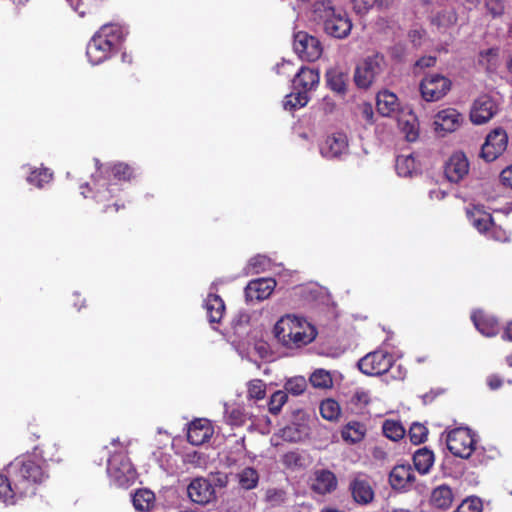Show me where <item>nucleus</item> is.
Returning a JSON list of instances; mask_svg holds the SVG:
<instances>
[{"label":"nucleus","mask_w":512,"mask_h":512,"mask_svg":"<svg viewBox=\"0 0 512 512\" xmlns=\"http://www.w3.org/2000/svg\"><path fill=\"white\" fill-rule=\"evenodd\" d=\"M95 172L91 175L90 183L83 184L81 194L86 198L87 192H92L95 203L101 206L102 213H117L125 208L121 198L122 182H130L135 178V169L127 163H101L94 158Z\"/></svg>","instance_id":"f257e3e1"},{"label":"nucleus","mask_w":512,"mask_h":512,"mask_svg":"<svg viewBox=\"0 0 512 512\" xmlns=\"http://www.w3.org/2000/svg\"><path fill=\"white\" fill-rule=\"evenodd\" d=\"M15 484L20 497L36 495L39 486L49 479L45 460L37 455H21L11 461L5 468Z\"/></svg>","instance_id":"f03ea898"},{"label":"nucleus","mask_w":512,"mask_h":512,"mask_svg":"<svg viewBox=\"0 0 512 512\" xmlns=\"http://www.w3.org/2000/svg\"><path fill=\"white\" fill-rule=\"evenodd\" d=\"M274 335L283 346L300 348L311 343L317 332L305 319L287 315L276 322Z\"/></svg>","instance_id":"7ed1b4c3"},{"label":"nucleus","mask_w":512,"mask_h":512,"mask_svg":"<svg viewBox=\"0 0 512 512\" xmlns=\"http://www.w3.org/2000/svg\"><path fill=\"white\" fill-rule=\"evenodd\" d=\"M314 13L322 19L324 31L327 35L336 38H346L352 29V21L346 11L336 8L331 0L316 1Z\"/></svg>","instance_id":"20e7f679"},{"label":"nucleus","mask_w":512,"mask_h":512,"mask_svg":"<svg viewBox=\"0 0 512 512\" xmlns=\"http://www.w3.org/2000/svg\"><path fill=\"white\" fill-rule=\"evenodd\" d=\"M319 82L317 69L301 67L292 79V92L285 97L284 108L292 111L304 107L310 100L309 92L315 90Z\"/></svg>","instance_id":"39448f33"},{"label":"nucleus","mask_w":512,"mask_h":512,"mask_svg":"<svg viewBox=\"0 0 512 512\" xmlns=\"http://www.w3.org/2000/svg\"><path fill=\"white\" fill-rule=\"evenodd\" d=\"M107 473L118 487H128L133 484L137 475L127 453L123 451L115 452L109 457Z\"/></svg>","instance_id":"423d86ee"},{"label":"nucleus","mask_w":512,"mask_h":512,"mask_svg":"<svg viewBox=\"0 0 512 512\" xmlns=\"http://www.w3.org/2000/svg\"><path fill=\"white\" fill-rule=\"evenodd\" d=\"M477 440L469 428L459 427L451 430L446 437L448 450L456 457L469 459L476 451Z\"/></svg>","instance_id":"0eeeda50"},{"label":"nucleus","mask_w":512,"mask_h":512,"mask_svg":"<svg viewBox=\"0 0 512 512\" xmlns=\"http://www.w3.org/2000/svg\"><path fill=\"white\" fill-rule=\"evenodd\" d=\"M385 67L384 56L376 53L366 57L356 66L354 82L358 88L367 89L376 78L383 72Z\"/></svg>","instance_id":"6e6552de"},{"label":"nucleus","mask_w":512,"mask_h":512,"mask_svg":"<svg viewBox=\"0 0 512 512\" xmlns=\"http://www.w3.org/2000/svg\"><path fill=\"white\" fill-rule=\"evenodd\" d=\"M451 87V80L437 73L427 74L419 86L421 96L427 102L439 101L451 90Z\"/></svg>","instance_id":"1a4fd4ad"},{"label":"nucleus","mask_w":512,"mask_h":512,"mask_svg":"<svg viewBox=\"0 0 512 512\" xmlns=\"http://www.w3.org/2000/svg\"><path fill=\"white\" fill-rule=\"evenodd\" d=\"M394 363L391 353L384 350H376L362 357L358 362L359 370L369 376H378L389 371Z\"/></svg>","instance_id":"9d476101"},{"label":"nucleus","mask_w":512,"mask_h":512,"mask_svg":"<svg viewBox=\"0 0 512 512\" xmlns=\"http://www.w3.org/2000/svg\"><path fill=\"white\" fill-rule=\"evenodd\" d=\"M293 49L301 60L307 62L318 60L323 53L320 40L305 31L294 34Z\"/></svg>","instance_id":"9b49d317"},{"label":"nucleus","mask_w":512,"mask_h":512,"mask_svg":"<svg viewBox=\"0 0 512 512\" xmlns=\"http://www.w3.org/2000/svg\"><path fill=\"white\" fill-rule=\"evenodd\" d=\"M508 136L504 129L495 128L485 139L481 146L480 157L486 162H493L507 149Z\"/></svg>","instance_id":"f8f14e48"},{"label":"nucleus","mask_w":512,"mask_h":512,"mask_svg":"<svg viewBox=\"0 0 512 512\" xmlns=\"http://www.w3.org/2000/svg\"><path fill=\"white\" fill-rule=\"evenodd\" d=\"M498 112L496 101L489 95L479 96L471 107L470 120L476 125L485 124L490 121Z\"/></svg>","instance_id":"ddd939ff"},{"label":"nucleus","mask_w":512,"mask_h":512,"mask_svg":"<svg viewBox=\"0 0 512 512\" xmlns=\"http://www.w3.org/2000/svg\"><path fill=\"white\" fill-rule=\"evenodd\" d=\"M471 224L480 232L487 234L489 237L502 241L506 239L504 231L497 227L494 222L492 215L482 210L476 209L469 215Z\"/></svg>","instance_id":"4468645a"},{"label":"nucleus","mask_w":512,"mask_h":512,"mask_svg":"<svg viewBox=\"0 0 512 512\" xmlns=\"http://www.w3.org/2000/svg\"><path fill=\"white\" fill-rule=\"evenodd\" d=\"M310 481L311 491L320 496L331 494L338 488L337 476L329 469L315 470Z\"/></svg>","instance_id":"2eb2a0df"},{"label":"nucleus","mask_w":512,"mask_h":512,"mask_svg":"<svg viewBox=\"0 0 512 512\" xmlns=\"http://www.w3.org/2000/svg\"><path fill=\"white\" fill-rule=\"evenodd\" d=\"M416 477L409 464H398L389 473V484L397 491H409L414 486Z\"/></svg>","instance_id":"dca6fc26"},{"label":"nucleus","mask_w":512,"mask_h":512,"mask_svg":"<svg viewBox=\"0 0 512 512\" xmlns=\"http://www.w3.org/2000/svg\"><path fill=\"white\" fill-rule=\"evenodd\" d=\"M276 287L273 278H258L249 281L245 287V298L247 302L263 301L272 294Z\"/></svg>","instance_id":"f3484780"},{"label":"nucleus","mask_w":512,"mask_h":512,"mask_svg":"<svg viewBox=\"0 0 512 512\" xmlns=\"http://www.w3.org/2000/svg\"><path fill=\"white\" fill-rule=\"evenodd\" d=\"M469 172V162L463 152L450 156L444 167L446 178L452 183L460 182Z\"/></svg>","instance_id":"a211bd4d"},{"label":"nucleus","mask_w":512,"mask_h":512,"mask_svg":"<svg viewBox=\"0 0 512 512\" xmlns=\"http://www.w3.org/2000/svg\"><path fill=\"white\" fill-rule=\"evenodd\" d=\"M188 497L194 503L205 505L215 498L212 484L204 478L193 479L187 487Z\"/></svg>","instance_id":"6ab92c4d"},{"label":"nucleus","mask_w":512,"mask_h":512,"mask_svg":"<svg viewBox=\"0 0 512 512\" xmlns=\"http://www.w3.org/2000/svg\"><path fill=\"white\" fill-rule=\"evenodd\" d=\"M115 50L100 36L94 34L86 48L88 60L93 65H98L109 59Z\"/></svg>","instance_id":"aec40b11"},{"label":"nucleus","mask_w":512,"mask_h":512,"mask_svg":"<svg viewBox=\"0 0 512 512\" xmlns=\"http://www.w3.org/2000/svg\"><path fill=\"white\" fill-rule=\"evenodd\" d=\"M464 116L454 108L440 110L435 115L436 130L444 132H454L461 127L464 122Z\"/></svg>","instance_id":"412c9836"},{"label":"nucleus","mask_w":512,"mask_h":512,"mask_svg":"<svg viewBox=\"0 0 512 512\" xmlns=\"http://www.w3.org/2000/svg\"><path fill=\"white\" fill-rule=\"evenodd\" d=\"M348 150V140L344 133L329 135L320 147L323 157L328 159L338 158Z\"/></svg>","instance_id":"4be33fe9"},{"label":"nucleus","mask_w":512,"mask_h":512,"mask_svg":"<svg viewBox=\"0 0 512 512\" xmlns=\"http://www.w3.org/2000/svg\"><path fill=\"white\" fill-rule=\"evenodd\" d=\"M349 491L355 503L359 505H368L373 502L375 492L368 480L355 477L349 483Z\"/></svg>","instance_id":"5701e85b"},{"label":"nucleus","mask_w":512,"mask_h":512,"mask_svg":"<svg viewBox=\"0 0 512 512\" xmlns=\"http://www.w3.org/2000/svg\"><path fill=\"white\" fill-rule=\"evenodd\" d=\"M213 435V428L206 419L193 420L187 431V440L194 446H199L208 441Z\"/></svg>","instance_id":"b1692460"},{"label":"nucleus","mask_w":512,"mask_h":512,"mask_svg":"<svg viewBox=\"0 0 512 512\" xmlns=\"http://www.w3.org/2000/svg\"><path fill=\"white\" fill-rule=\"evenodd\" d=\"M454 499L453 489L447 484H441L432 490L430 504L436 509L446 511L451 508Z\"/></svg>","instance_id":"393cba45"},{"label":"nucleus","mask_w":512,"mask_h":512,"mask_svg":"<svg viewBox=\"0 0 512 512\" xmlns=\"http://www.w3.org/2000/svg\"><path fill=\"white\" fill-rule=\"evenodd\" d=\"M471 319L476 329L487 337H493L499 332L498 320L481 310L476 311L472 314Z\"/></svg>","instance_id":"a878e982"},{"label":"nucleus","mask_w":512,"mask_h":512,"mask_svg":"<svg viewBox=\"0 0 512 512\" xmlns=\"http://www.w3.org/2000/svg\"><path fill=\"white\" fill-rule=\"evenodd\" d=\"M325 78L329 89L339 95L346 94L349 81V75L347 72L336 67L330 68L326 71Z\"/></svg>","instance_id":"bb28decb"},{"label":"nucleus","mask_w":512,"mask_h":512,"mask_svg":"<svg viewBox=\"0 0 512 512\" xmlns=\"http://www.w3.org/2000/svg\"><path fill=\"white\" fill-rule=\"evenodd\" d=\"M95 35L100 36L103 40H107V44L115 51L124 40L123 27L115 23L102 25Z\"/></svg>","instance_id":"cd10ccee"},{"label":"nucleus","mask_w":512,"mask_h":512,"mask_svg":"<svg viewBox=\"0 0 512 512\" xmlns=\"http://www.w3.org/2000/svg\"><path fill=\"white\" fill-rule=\"evenodd\" d=\"M434 461V452L427 447L419 448L413 454L414 467L422 475L430 472Z\"/></svg>","instance_id":"c85d7f7f"},{"label":"nucleus","mask_w":512,"mask_h":512,"mask_svg":"<svg viewBox=\"0 0 512 512\" xmlns=\"http://www.w3.org/2000/svg\"><path fill=\"white\" fill-rule=\"evenodd\" d=\"M12 482V478L7 472L0 473V502L7 505L15 504L16 500L21 498Z\"/></svg>","instance_id":"c756f323"},{"label":"nucleus","mask_w":512,"mask_h":512,"mask_svg":"<svg viewBox=\"0 0 512 512\" xmlns=\"http://www.w3.org/2000/svg\"><path fill=\"white\" fill-rule=\"evenodd\" d=\"M205 308L209 321L219 323L225 312L223 299L217 294H209L205 300Z\"/></svg>","instance_id":"7c9ffc66"},{"label":"nucleus","mask_w":512,"mask_h":512,"mask_svg":"<svg viewBox=\"0 0 512 512\" xmlns=\"http://www.w3.org/2000/svg\"><path fill=\"white\" fill-rule=\"evenodd\" d=\"M377 111L382 116H390L398 109V98L390 91H382L377 94Z\"/></svg>","instance_id":"2f4dec72"},{"label":"nucleus","mask_w":512,"mask_h":512,"mask_svg":"<svg viewBox=\"0 0 512 512\" xmlns=\"http://www.w3.org/2000/svg\"><path fill=\"white\" fill-rule=\"evenodd\" d=\"M366 434V427L359 421L348 422L341 431L343 440L350 443L360 442Z\"/></svg>","instance_id":"473e14b6"},{"label":"nucleus","mask_w":512,"mask_h":512,"mask_svg":"<svg viewBox=\"0 0 512 512\" xmlns=\"http://www.w3.org/2000/svg\"><path fill=\"white\" fill-rule=\"evenodd\" d=\"M133 506L139 512H148L154 505L155 495L148 489H139L133 495Z\"/></svg>","instance_id":"72a5a7b5"},{"label":"nucleus","mask_w":512,"mask_h":512,"mask_svg":"<svg viewBox=\"0 0 512 512\" xmlns=\"http://www.w3.org/2000/svg\"><path fill=\"white\" fill-rule=\"evenodd\" d=\"M395 168L399 176L407 177L417 170V163L412 154L399 155L396 158Z\"/></svg>","instance_id":"f704fd0d"},{"label":"nucleus","mask_w":512,"mask_h":512,"mask_svg":"<svg viewBox=\"0 0 512 512\" xmlns=\"http://www.w3.org/2000/svg\"><path fill=\"white\" fill-rule=\"evenodd\" d=\"M238 483L245 490L254 489L259 482V474L253 467H246L237 474Z\"/></svg>","instance_id":"c9c22d12"},{"label":"nucleus","mask_w":512,"mask_h":512,"mask_svg":"<svg viewBox=\"0 0 512 512\" xmlns=\"http://www.w3.org/2000/svg\"><path fill=\"white\" fill-rule=\"evenodd\" d=\"M399 126L401 131L404 133L405 138L409 142H414L419 137V123L417 118L414 115H410L409 119L399 120Z\"/></svg>","instance_id":"e433bc0d"},{"label":"nucleus","mask_w":512,"mask_h":512,"mask_svg":"<svg viewBox=\"0 0 512 512\" xmlns=\"http://www.w3.org/2000/svg\"><path fill=\"white\" fill-rule=\"evenodd\" d=\"M383 434L390 440L398 441L402 439L406 433L405 428L399 421L385 420L382 426Z\"/></svg>","instance_id":"4c0bfd02"},{"label":"nucleus","mask_w":512,"mask_h":512,"mask_svg":"<svg viewBox=\"0 0 512 512\" xmlns=\"http://www.w3.org/2000/svg\"><path fill=\"white\" fill-rule=\"evenodd\" d=\"M320 414L326 420H337L341 414L339 403L330 398L323 400L320 404Z\"/></svg>","instance_id":"58836bf2"},{"label":"nucleus","mask_w":512,"mask_h":512,"mask_svg":"<svg viewBox=\"0 0 512 512\" xmlns=\"http://www.w3.org/2000/svg\"><path fill=\"white\" fill-rule=\"evenodd\" d=\"M52 179V173L47 168L34 169L27 177V182L37 188H42L44 184Z\"/></svg>","instance_id":"ea45409f"},{"label":"nucleus","mask_w":512,"mask_h":512,"mask_svg":"<svg viewBox=\"0 0 512 512\" xmlns=\"http://www.w3.org/2000/svg\"><path fill=\"white\" fill-rule=\"evenodd\" d=\"M457 13L452 9H444L438 12L432 19V23L438 27H451L457 23Z\"/></svg>","instance_id":"a19ab883"},{"label":"nucleus","mask_w":512,"mask_h":512,"mask_svg":"<svg viewBox=\"0 0 512 512\" xmlns=\"http://www.w3.org/2000/svg\"><path fill=\"white\" fill-rule=\"evenodd\" d=\"M287 400L288 394L284 390L275 391L269 398L268 411L273 415H278Z\"/></svg>","instance_id":"79ce46f5"},{"label":"nucleus","mask_w":512,"mask_h":512,"mask_svg":"<svg viewBox=\"0 0 512 512\" xmlns=\"http://www.w3.org/2000/svg\"><path fill=\"white\" fill-rule=\"evenodd\" d=\"M249 399L262 400L266 396V383L262 379H252L247 384Z\"/></svg>","instance_id":"37998d69"},{"label":"nucleus","mask_w":512,"mask_h":512,"mask_svg":"<svg viewBox=\"0 0 512 512\" xmlns=\"http://www.w3.org/2000/svg\"><path fill=\"white\" fill-rule=\"evenodd\" d=\"M499 57V48L492 47L479 52V65L485 67L487 70L494 68L497 64Z\"/></svg>","instance_id":"c03bdc74"},{"label":"nucleus","mask_w":512,"mask_h":512,"mask_svg":"<svg viewBox=\"0 0 512 512\" xmlns=\"http://www.w3.org/2000/svg\"><path fill=\"white\" fill-rule=\"evenodd\" d=\"M408 435L411 443L419 445L427 440L428 429L423 424L415 422L410 426Z\"/></svg>","instance_id":"a18cd8bd"},{"label":"nucleus","mask_w":512,"mask_h":512,"mask_svg":"<svg viewBox=\"0 0 512 512\" xmlns=\"http://www.w3.org/2000/svg\"><path fill=\"white\" fill-rule=\"evenodd\" d=\"M310 383L315 388H329L332 386V377L329 372L319 369L314 371L310 376Z\"/></svg>","instance_id":"49530a36"},{"label":"nucleus","mask_w":512,"mask_h":512,"mask_svg":"<svg viewBox=\"0 0 512 512\" xmlns=\"http://www.w3.org/2000/svg\"><path fill=\"white\" fill-rule=\"evenodd\" d=\"M285 392L294 396L301 395L307 388V382L304 377L297 376L290 378L284 385Z\"/></svg>","instance_id":"de8ad7c7"},{"label":"nucleus","mask_w":512,"mask_h":512,"mask_svg":"<svg viewBox=\"0 0 512 512\" xmlns=\"http://www.w3.org/2000/svg\"><path fill=\"white\" fill-rule=\"evenodd\" d=\"M482 510V500L477 496H469L453 512H482Z\"/></svg>","instance_id":"09e8293b"},{"label":"nucleus","mask_w":512,"mask_h":512,"mask_svg":"<svg viewBox=\"0 0 512 512\" xmlns=\"http://www.w3.org/2000/svg\"><path fill=\"white\" fill-rule=\"evenodd\" d=\"M302 460V456L296 451L287 452L282 457V463L287 468L301 467Z\"/></svg>","instance_id":"8fccbe9b"},{"label":"nucleus","mask_w":512,"mask_h":512,"mask_svg":"<svg viewBox=\"0 0 512 512\" xmlns=\"http://www.w3.org/2000/svg\"><path fill=\"white\" fill-rule=\"evenodd\" d=\"M485 7L493 18L500 17L505 12L503 0H485Z\"/></svg>","instance_id":"3c124183"},{"label":"nucleus","mask_w":512,"mask_h":512,"mask_svg":"<svg viewBox=\"0 0 512 512\" xmlns=\"http://www.w3.org/2000/svg\"><path fill=\"white\" fill-rule=\"evenodd\" d=\"M286 493L281 489H269L266 492V500L272 506H278L285 502Z\"/></svg>","instance_id":"603ef678"},{"label":"nucleus","mask_w":512,"mask_h":512,"mask_svg":"<svg viewBox=\"0 0 512 512\" xmlns=\"http://www.w3.org/2000/svg\"><path fill=\"white\" fill-rule=\"evenodd\" d=\"M351 402L361 407L366 406L370 402V396L366 391H356L351 398Z\"/></svg>","instance_id":"864d4df0"},{"label":"nucleus","mask_w":512,"mask_h":512,"mask_svg":"<svg viewBox=\"0 0 512 512\" xmlns=\"http://www.w3.org/2000/svg\"><path fill=\"white\" fill-rule=\"evenodd\" d=\"M353 4L358 13H366L375 5V0H353Z\"/></svg>","instance_id":"5fc2aeb1"},{"label":"nucleus","mask_w":512,"mask_h":512,"mask_svg":"<svg viewBox=\"0 0 512 512\" xmlns=\"http://www.w3.org/2000/svg\"><path fill=\"white\" fill-rule=\"evenodd\" d=\"M231 424L241 426L245 422V416L240 409H233L229 414Z\"/></svg>","instance_id":"6e6d98bb"},{"label":"nucleus","mask_w":512,"mask_h":512,"mask_svg":"<svg viewBox=\"0 0 512 512\" xmlns=\"http://www.w3.org/2000/svg\"><path fill=\"white\" fill-rule=\"evenodd\" d=\"M435 64H436V57L424 56L416 61L415 66L419 67V68H429V67H433Z\"/></svg>","instance_id":"4d7b16f0"},{"label":"nucleus","mask_w":512,"mask_h":512,"mask_svg":"<svg viewBox=\"0 0 512 512\" xmlns=\"http://www.w3.org/2000/svg\"><path fill=\"white\" fill-rule=\"evenodd\" d=\"M500 179L505 186L512 188V165L501 171Z\"/></svg>","instance_id":"13d9d810"},{"label":"nucleus","mask_w":512,"mask_h":512,"mask_svg":"<svg viewBox=\"0 0 512 512\" xmlns=\"http://www.w3.org/2000/svg\"><path fill=\"white\" fill-rule=\"evenodd\" d=\"M71 8L76 11L81 17H84L86 14V11L82 9L83 2L82 0H66Z\"/></svg>","instance_id":"bf43d9fd"},{"label":"nucleus","mask_w":512,"mask_h":512,"mask_svg":"<svg viewBox=\"0 0 512 512\" xmlns=\"http://www.w3.org/2000/svg\"><path fill=\"white\" fill-rule=\"evenodd\" d=\"M487 384L491 390H496L502 386L503 381L499 376L491 375L487 379Z\"/></svg>","instance_id":"052dcab7"},{"label":"nucleus","mask_w":512,"mask_h":512,"mask_svg":"<svg viewBox=\"0 0 512 512\" xmlns=\"http://www.w3.org/2000/svg\"><path fill=\"white\" fill-rule=\"evenodd\" d=\"M362 115H363V118L365 120H367L368 122L373 121L374 112H373L372 106L370 104H368V103L363 104Z\"/></svg>","instance_id":"680f3d73"},{"label":"nucleus","mask_w":512,"mask_h":512,"mask_svg":"<svg viewBox=\"0 0 512 512\" xmlns=\"http://www.w3.org/2000/svg\"><path fill=\"white\" fill-rule=\"evenodd\" d=\"M502 339L512 341V321L508 322L505 325L503 329Z\"/></svg>","instance_id":"e2e57ef3"},{"label":"nucleus","mask_w":512,"mask_h":512,"mask_svg":"<svg viewBox=\"0 0 512 512\" xmlns=\"http://www.w3.org/2000/svg\"><path fill=\"white\" fill-rule=\"evenodd\" d=\"M392 3V0H375V5L379 7H389Z\"/></svg>","instance_id":"0e129e2a"},{"label":"nucleus","mask_w":512,"mask_h":512,"mask_svg":"<svg viewBox=\"0 0 512 512\" xmlns=\"http://www.w3.org/2000/svg\"><path fill=\"white\" fill-rule=\"evenodd\" d=\"M292 431V428L287 427L283 430V436L288 437L290 440H293L292 436L290 435V432Z\"/></svg>","instance_id":"69168bd1"},{"label":"nucleus","mask_w":512,"mask_h":512,"mask_svg":"<svg viewBox=\"0 0 512 512\" xmlns=\"http://www.w3.org/2000/svg\"><path fill=\"white\" fill-rule=\"evenodd\" d=\"M321 512H344V511H341V510L336 509V508H329V507H327V508H323L321 510Z\"/></svg>","instance_id":"338daca9"},{"label":"nucleus","mask_w":512,"mask_h":512,"mask_svg":"<svg viewBox=\"0 0 512 512\" xmlns=\"http://www.w3.org/2000/svg\"><path fill=\"white\" fill-rule=\"evenodd\" d=\"M507 69L510 73H512V57L507 62Z\"/></svg>","instance_id":"774afa93"}]
</instances>
